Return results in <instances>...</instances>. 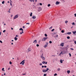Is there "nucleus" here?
Segmentation results:
<instances>
[{
	"label": "nucleus",
	"instance_id": "nucleus-30",
	"mask_svg": "<svg viewBox=\"0 0 76 76\" xmlns=\"http://www.w3.org/2000/svg\"><path fill=\"white\" fill-rule=\"evenodd\" d=\"M54 31V29H52V30H51V31L52 32H53V31Z\"/></svg>",
	"mask_w": 76,
	"mask_h": 76
},
{
	"label": "nucleus",
	"instance_id": "nucleus-8",
	"mask_svg": "<svg viewBox=\"0 0 76 76\" xmlns=\"http://www.w3.org/2000/svg\"><path fill=\"white\" fill-rule=\"evenodd\" d=\"M60 3V2L57 1L56 2V5H58V4H59Z\"/></svg>",
	"mask_w": 76,
	"mask_h": 76
},
{
	"label": "nucleus",
	"instance_id": "nucleus-37",
	"mask_svg": "<svg viewBox=\"0 0 76 76\" xmlns=\"http://www.w3.org/2000/svg\"><path fill=\"white\" fill-rule=\"evenodd\" d=\"M69 56L70 57H71V56H72V55H71V54L70 53H69Z\"/></svg>",
	"mask_w": 76,
	"mask_h": 76
},
{
	"label": "nucleus",
	"instance_id": "nucleus-7",
	"mask_svg": "<svg viewBox=\"0 0 76 76\" xmlns=\"http://www.w3.org/2000/svg\"><path fill=\"white\" fill-rule=\"evenodd\" d=\"M18 18V15H16L14 17V19H16Z\"/></svg>",
	"mask_w": 76,
	"mask_h": 76
},
{
	"label": "nucleus",
	"instance_id": "nucleus-59",
	"mask_svg": "<svg viewBox=\"0 0 76 76\" xmlns=\"http://www.w3.org/2000/svg\"><path fill=\"white\" fill-rule=\"evenodd\" d=\"M4 76H5V75H6V73H4Z\"/></svg>",
	"mask_w": 76,
	"mask_h": 76
},
{
	"label": "nucleus",
	"instance_id": "nucleus-52",
	"mask_svg": "<svg viewBox=\"0 0 76 76\" xmlns=\"http://www.w3.org/2000/svg\"><path fill=\"white\" fill-rule=\"evenodd\" d=\"M26 24H28V25L29 24V23H26Z\"/></svg>",
	"mask_w": 76,
	"mask_h": 76
},
{
	"label": "nucleus",
	"instance_id": "nucleus-11",
	"mask_svg": "<svg viewBox=\"0 0 76 76\" xmlns=\"http://www.w3.org/2000/svg\"><path fill=\"white\" fill-rule=\"evenodd\" d=\"M67 73H68V74H69L70 73V70H68L67 71Z\"/></svg>",
	"mask_w": 76,
	"mask_h": 76
},
{
	"label": "nucleus",
	"instance_id": "nucleus-46",
	"mask_svg": "<svg viewBox=\"0 0 76 76\" xmlns=\"http://www.w3.org/2000/svg\"><path fill=\"white\" fill-rule=\"evenodd\" d=\"M36 46H37V47H38V46H39V45L38 44H37V45H36Z\"/></svg>",
	"mask_w": 76,
	"mask_h": 76
},
{
	"label": "nucleus",
	"instance_id": "nucleus-23",
	"mask_svg": "<svg viewBox=\"0 0 76 76\" xmlns=\"http://www.w3.org/2000/svg\"><path fill=\"white\" fill-rule=\"evenodd\" d=\"M51 6V5L50 4H48V7H50Z\"/></svg>",
	"mask_w": 76,
	"mask_h": 76
},
{
	"label": "nucleus",
	"instance_id": "nucleus-41",
	"mask_svg": "<svg viewBox=\"0 0 76 76\" xmlns=\"http://www.w3.org/2000/svg\"><path fill=\"white\" fill-rule=\"evenodd\" d=\"M10 3H12V1H10Z\"/></svg>",
	"mask_w": 76,
	"mask_h": 76
},
{
	"label": "nucleus",
	"instance_id": "nucleus-57",
	"mask_svg": "<svg viewBox=\"0 0 76 76\" xmlns=\"http://www.w3.org/2000/svg\"><path fill=\"white\" fill-rule=\"evenodd\" d=\"M39 42H41V40H39Z\"/></svg>",
	"mask_w": 76,
	"mask_h": 76
},
{
	"label": "nucleus",
	"instance_id": "nucleus-26",
	"mask_svg": "<svg viewBox=\"0 0 76 76\" xmlns=\"http://www.w3.org/2000/svg\"><path fill=\"white\" fill-rule=\"evenodd\" d=\"M45 36L46 37H47V34H45Z\"/></svg>",
	"mask_w": 76,
	"mask_h": 76
},
{
	"label": "nucleus",
	"instance_id": "nucleus-31",
	"mask_svg": "<svg viewBox=\"0 0 76 76\" xmlns=\"http://www.w3.org/2000/svg\"><path fill=\"white\" fill-rule=\"evenodd\" d=\"M10 64H12V62H11V61H10Z\"/></svg>",
	"mask_w": 76,
	"mask_h": 76
},
{
	"label": "nucleus",
	"instance_id": "nucleus-35",
	"mask_svg": "<svg viewBox=\"0 0 76 76\" xmlns=\"http://www.w3.org/2000/svg\"><path fill=\"white\" fill-rule=\"evenodd\" d=\"M19 37V36H18V35H17L15 36V37Z\"/></svg>",
	"mask_w": 76,
	"mask_h": 76
},
{
	"label": "nucleus",
	"instance_id": "nucleus-43",
	"mask_svg": "<svg viewBox=\"0 0 76 76\" xmlns=\"http://www.w3.org/2000/svg\"><path fill=\"white\" fill-rule=\"evenodd\" d=\"M0 42H1V43H3V42H2V41L1 40H0Z\"/></svg>",
	"mask_w": 76,
	"mask_h": 76
},
{
	"label": "nucleus",
	"instance_id": "nucleus-39",
	"mask_svg": "<svg viewBox=\"0 0 76 76\" xmlns=\"http://www.w3.org/2000/svg\"><path fill=\"white\" fill-rule=\"evenodd\" d=\"M39 65H40V66H42V63H40L39 64Z\"/></svg>",
	"mask_w": 76,
	"mask_h": 76
},
{
	"label": "nucleus",
	"instance_id": "nucleus-48",
	"mask_svg": "<svg viewBox=\"0 0 76 76\" xmlns=\"http://www.w3.org/2000/svg\"><path fill=\"white\" fill-rule=\"evenodd\" d=\"M74 15H75V17H76V14H75Z\"/></svg>",
	"mask_w": 76,
	"mask_h": 76
},
{
	"label": "nucleus",
	"instance_id": "nucleus-14",
	"mask_svg": "<svg viewBox=\"0 0 76 76\" xmlns=\"http://www.w3.org/2000/svg\"><path fill=\"white\" fill-rule=\"evenodd\" d=\"M14 39L15 40V41H17L18 40V38L16 37H15L14 38Z\"/></svg>",
	"mask_w": 76,
	"mask_h": 76
},
{
	"label": "nucleus",
	"instance_id": "nucleus-33",
	"mask_svg": "<svg viewBox=\"0 0 76 76\" xmlns=\"http://www.w3.org/2000/svg\"><path fill=\"white\" fill-rule=\"evenodd\" d=\"M49 43H50V44H51V43H52V41H49Z\"/></svg>",
	"mask_w": 76,
	"mask_h": 76
},
{
	"label": "nucleus",
	"instance_id": "nucleus-24",
	"mask_svg": "<svg viewBox=\"0 0 76 76\" xmlns=\"http://www.w3.org/2000/svg\"><path fill=\"white\" fill-rule=\"evenodd\" d=\"M60 68H58L57 69V71H60Z\"/></svg>",
	"mask_w": 76,
	"mask_h": 76
},
{
	"label": "nucleus",
	"instance_id": "nucleus-55",
	"mask_svg": "<svg viewBox=\"0 0 76 76\" xmlns=\"http://www.w3.org/2000/svg\"><path fill=\"white\" fill-rule=\"evenodd\" d=\"M10 68H8L7 70H10Z\"/></svg>",
	"mask_w": 76,
	"mask_h": 76
},
{
	"label": "nucleus",
	"instance_id": "nucleus-4",
	"mask_svg": "<svg viewBox=\"0 0 76 76\" xmlns=\"http://www.w3.org/2000/svg\"><path fill=\"white\" fill-rule=\"evenodd\" d=\"M25 60L22 61L20 63V64H22V65H24V63H25Z\"/></svg>",
	"mask_w": 76,
	"mask_h": 76
},
{
	"label": "nucleus",
	"instance_id": "nucleus-36",
	"mask_svg": "<svg viewBox=\"0 0 76 76\" xmlns=\"http://www.w3.org/2000/svg\"><path fill=\"white\" fill-rule=\"evenodd\" d=\"M47 76V75L45 74H44L43 76Z\"/></svg>",
	"mask_w": 76,
	"mask_h": 76
},
{
	"label": "nucleus",
	"instance_id": "nucleus-18",
	"mask_svg": "<svg viewBox=\"0 0 76 76\" xmlns=\"http://www.w3.org/2000/svg\"><path fill=\"white\" fill-rule=\"evenodd\" d=\"M61 32L62 33H64V30H62L61 31Z\"/></svg>",
	"mask_w": 76,
	"mask_h": 76
},
{
	"label": "nucleus",
	"instance_id": "nucleus-16",
	"mask_svg": "<svg viewBox=\"0 0 76 76\" xmlns=\"http://www.w3.org/2000/svg\"><path fill=\"white\" fill-rule=\"evenodd\" d=\"M60 62L61 63H63V60H62V59H61L60 60Z\"/></svg>",
	"mask_w": 76,
	"mask_h": 76
},
{
	"label": "nucleus",
	"instance_id": "nucleus-34",
	"mask_svg": "<svg viewBox=\"0 0 76 76\" xmlns=\"http://www.w3.org/2000/svg\"><path fill=\"white\" fill-rule=\"evenodd\" d=\"M10 5L11 6H12V3H10Z\"/></svg>",
	"mask_w": 76,
	"mask_h": 76
},
{
	"label": "nucleus",
	"instance_id": "nucleus-53",
	"mask_svg": "<svg viewBox=\"0 0 76 76\" xmlns=\"http://www.w3.org/2000/svg\"><path fill=\"white\" fill-rule=\"evenodd\" d=\"M1 32H0V35H1Z\"/></svg>",
	"mask_w": 76,
	"mask_h": 76
},
{
	"label": "nucleus",
	"instance_id": "nucleus-6",
	"mask_svg": "<svg viewBox=\"0 0 76 76\" xmlns=\"http://www.w3.org/2000/svg\"><path fill=\"white\" fill-rule=\"evenodd\" d=\"M27 50L28 51V53L29 51H31L32 50L31 49V48H29Z\"/></svg>",
	"mask_w": 76,
	"mask_h": 76
},
{
	"label": "nucleus",
	"instance_id": "nucleus-62",
	"mask_svg": "<svg viewBox=\"0 0 76 76\" xmlns=\"http://www.w3.org/2000/svg\"><path fill=\"white\" fill-rule=\"evenodd\" d=\"M20 34H22V32H20Z\"/></svg>",
	"mask_w": 76,
	"mask_h": 76
},
{
	"label": "nucleus",
	"instance_id": "nucleus-44",
	"mask_svg": "<svg viewBox=\"0 0 76 76\" xmlns=\"http://www.w3.org/2000/svg\"><path fill=\"white\" fill-rule=\"evenodd\" d=\"M26 75V73L23 74V75Z\"/></svg>",
	"mask_w": 76,
	"mask_h": 76
},
{
	"label": "nucleus",
	"instance_id": "nucleus-45",
	"mask_svg": "<svg viewBox=\"0 0 76 76\" xmlns=\"http://www.w3.org/2000/svg\"><path fill=\"white\" fill-rule=\"evenodd\" d=\"M6 32V30H4L3 31V32Z\"/></svg>",
	"mask_w": 76,
	"mask_h": 76
},
{
	"label": "nucleus",
	"instance_id": "nucleus-61",
	"mask_svg": "<svg viewBox=\"0 0 76 76\" xmlns=\"http://www.w3.org/2000/svg\"><path fill=\"white\" fill-rule=\"evenodd\" d=\"M8 12H9V13H10V11H8Z\"/></svg>",
	"mask_w": 76,
	"mask_h": 76
},
{
	"label": "nucleus",
	"instance_id": "nucleus-29",
	"mask_svg": "<svg viewBox=\"0 0 76 76\" xmlns=\"http://www.w3.org/2000/svg\"><path fill=\"white\" fill-rule=\"evenodd\" d=\"M2 4H4V1H3L2 2Z\"/></svg>",
	"mask_w": 76,
	"mask_h": 76
},
{
	"label": "nucleus",
	"instance_id": "nucleus-54",
	"mask_svg": "<svg viewBox=\"0 0 76 76\" xmlns=\"http://www.w3.org/2000/svg\"><path fill=\"white\" fill-rule=\"evenodd\" d=\"M23 28H25V26H23Z\"/></svg>",
	"mask_w": 76,
	"mask_h": 76
},
{
	"label": "nucleus",
	"instance_id": "nucleus-27",
	"mask_svg": "<svg viewBox=\"0 0 76 76\" xmlns=\"http://www.w3.org/2000/svg\"><path fill=\"white\" fill-rule=\"evenodd\" d=\"M57 73H55L54 74V76H57Z\"/></svg>",
	"mask_w": 76,
	"mask_h": 76
},
{
	"label": "nucleus",
	"instance_id": "nucleus-1",
	"mask_svg": "<svg viewBox=\"0 0 76 76\" xmlns=\"http://www.w3.org/2000/svg\"><path fill=\"white\" fill-rule=\"evenodd\" d=\"M40 57L43 60H45V58L44 57V54L43 53L42 54V55L40 56Z\"/></svg>",
	"mask_w": 76,
	"mask_h": 76
},
{
	"label": "nucleus",
	"instance_id": "nucleus-42",
	"mask_svg": "<svg viewBox=\"0 0 76 76\" xmlns=\"http://www.w3.org/2000/svg\"><path fill=\"white\" fill-rule=\"evenodd\" d=\"M40 5V6H42V3H40L39 4Z\"/></svg>",
	"mask_w": 76,
	"mask_h": 76
},
{
	"label": "nucleus",
	"instance_id": "nucleus-47",
	"mask_svg": "<svg viewBox=\"0 0 76 76\" xmlns=\"http://www.w3.org/2000/svg\"><path fill=\"white\" fill-rule=\"evenodd\" d=\"M4 68H3L2 69V71H3V70H4Z\"/></svg>",
	"mask_w": 76,
	"mask_h": 76
},
{
	"label": "nucleus",
	"instance_id": "nucleus-60",
	"mask_svg": "<svg viewBox=\"0 0 76 76\" xmlns=\"http://www.w3.org/2000/svg\"><path fill=\"white\" fill-rule=\"evenodd\" d=\"M21 33H23V31H22Z\"/></svg>",
	"mask_w": 76,
	"mask_h": 76
},
{
	"label": "nucleus",
	"instance_id": "nucleus-2",
	"mask_svg": "<svg viewBox=\"0 0 76 76\" xmlns=\"http://www.w3.org/2000/svg\"><path fill=\"white\" fill-rule=\"evenodd\" d=\"M49 69L48 68H47L46 69V70L45 69H43L42 70V72H43V73H45V72H47V71H48V70H49Z\"/></svg>",
	"mask_w": 76,
	"mask_h": 76
},
{
	"label": "nucleus",
	"instance_id": "nucleus-3",
	"mask_svg": "<svg viewBox=\"0 0 76 76\" xmlns=\"http://www.w3.org/2000/svg\"><path fill=\"white\" fill-rule=\"evenodd\" d=\"M48 39V37H44L43 39H42V41H45L46 39Z\"/></svg>",
	"mask_w": 76,
	"mask_h": 76
},
{
	"label": "nucleus",
	"instance_id": "nucleus-25",
	"mask_svg": "<svg viewBox=\"0 0 76 76\" xmlns=\"http://www.w3.org/2000/svg\"><path fill=\"white\" fill-rule=\"evenodd\" d=\"M67 39H69L70 38V37L69 36H68L67 37Z\"/></svg>",
	"mask_w": 76,
	"mask_h": 76
},
{
	"label": "nucleus",
	"instance_id": "nucleus-63",
	"mask_svg": "<svg viewBox=\"0 0 76 76\" xmlns=\"http://www.w3.org/2000/svg\"><path fill=\"white\" fill-rule=\"evenodd\" d=\"M11 44L12 45H13V43H11Z\"/></svg>",
	"mask_w": 76,
	"mask_h": 76
},
{
	"label": "nucleus",
	"instance_id": "nucleus-50",
	"mask_svg": "<svg viewBox=\"0 0 76 76\" xmlns=\"http://www.w3.org/2000/svg\"><path fill=\"white\" fill-rule=\"evenodd\" d=\"M44 66H42V68H44Z\"/></svg>",
	"mask_w": 76,
	"mask_h": 76
},
{
	"label": "nucleus",
	"instance_id": "nucleus-32",
	"mask_svg": "<svg viewBox=\"0 0 76 76\" xmlns=\"http://www.w3.org/2000/svg\"><path fill=\"white\" fill-rule=\"evenodd\" d=\"M67 22H68V21H65V23H67Z\"/></svg>",
	"mask_w": 76,
	"mask_h": 76
},
{
	"label": "nucleus",
	"instance_id": "nucleus-10",
	"mask_svg": "<svg viewBox=\"0 0 76 76\" xmlns=\"http://www.w3.org/2000/svg\"><path fill=\"white\" fill-rule=\"evenodd\" d=\"M72 34V32H68L66 33L67 35H70Z\"/></svg>",
	"mask_w": 76,
	"mask_h": 76
},
{
	"label": "nucleus",
	"instance_id": "nucleus-15",
	"mask_svg": "<svg viewBox=\"0 0 76 76\" xmlns=\"http://www.w3.org/2000/svg\"><path fill=\"white\" fill-rule=\"evenodd\" d=\"M19 30L20 31H23V29H22V28H20L19 29Z\"/></svg>",
	"mask_w": 76,
	"mask_h": 76
},
{
	"label": "nucleus",
	"instance_id": "nucleus-28",
	"mask_svg": "<svg viewBox=\"0 0 76 76\" xmlns=\"http://www.w3.org/2000/svg\"><path fill=\"white\" fill-rule=\"evenodd\" d=\"M53 28L52 26H51L49 28V29H51V28Z\"/></svg>",
	"mask_w": 76,
	"mask_h": 76
},
{
	"label": "nucleus",
	"instance_id": "nucleus-5",
	"mask_svg": "<svg viewBox=\"0 0 76 76\" xmlns=\"http://www.w3.org/2000/svg\"><path fill=\"white\" fill-rule=\"evenodd\" d=\"M48 44V42H46V44L44 46V48H46V47H47Z\"/></svg>",
	"mask_w": 76,
	"mask_h": 76
},
{
	"label": "nucleus",
	"instance_id": "nucleus-9",
	"mask_svg": "<svg viewBox=\"0 0 76 76\" xmlns=\"http://www.w3.org/2000/svg\"><path fill=\"white\" fill-rule=\"evenodd\" d=\"M60 45V46H61L62 47H63V46H64V43H61Z\"/></svg>",
	"mask_w": 76,
	"mask_h": 76
},
{
	"label": "nucleus",
	"instance_id": "nucleus-12",
	"mask_svg": "<svg viewBox=\"0 0 76 76\" xmlns=\"http://www.w3.org/2000/svg\"><path fill=\"white\" fill-rule=\"evenodd\" d=\"M37 40H35L33 42V43H37Z\"/></svg>",
	"mask_w": 76,
	"mask_h": 76
},
{
	"label": "nucleus",
	"instance_id": "nucleus-13",
	"mask_svg": "<svg viewBox=\"0 0 76 76\" xmlns=\"http://www.w3.org/2000/svg\"><path fill=\"white\" fill-rule=\"evenodd\" d=\"M32 18L34 19H36V16H33Z\"/></svg>",
	"mask_w": 76,
	"mask_h": 76
},
{
	"label": "nucleus",
	"instance_id": "nucleus-17",
	"mask_svg": "<svg viewBox=\"0 0 76 76\" xmlns=\"http://www.w3.org/2000/svg\"><path fill=\"white\" fill-rule=\"evenodd\" d=\"M63 53V51L61 52V53L59 54V56H60L61 54H63V53Z\"/></svg>",
	"mask_w": 76,
	"mask_h": 76
},
{
	"label": "nucleus",
	"instance_id": "nucleus-20",
	"mask_svg": "<svg viewBox=\"0 0 76 76\" xmlns=\"http://www.w3.org/2000/svg\"><path fill=\"white\" fill-rule=\"evenodd\" d=\"M32 16V12H31L30 14V16Z\"/></svg>",
	"mask_w": 76,
	"mask_h": 76
},
{
	"label": "nucleus",
	"instance_id": "nucleus-64",
	"mask_svg": "<svg viewBox=\"0 0 76 76\" xmlns=\"http://www.w3.org/2000/svg\"><path fill=\"white\" fill-rule=\"evenodd\" d=\"M54 34H56V33H54Z\"/></svg>",
	"mask_w": 76,
	"mask_h": 76
},
{
	"label": "nucleus",
	"instance_id": "nucleus-56",
	"mask_svg": "<svg viewBox=\"0 0 76 76\" xmlns=\"http://www.w3.org/2000/svg\"><path fill=\"white\" fill-rule=\"evenodd\" d=\"M33 0H30V1H31L32 2V1Z\"/></svg>",
	"mask_w": 76,
	"mask_h": 76
},
{
	"label": "nucleus",
	"instance_id": "nucleus-49",
	"mask_svg": "<svg viewBox=\"0 0 76 76\" xmlns=\"http://www.w3.org/2000/svg\"><path fill=\"white\" fill-rule=\"evenodd\" d=\"M44 67H45V68H46V67H47V66H44Z\"/></svg>",
	"mask_w": 76,
	"mask_h": 76
},
{
	"label": "nucleus",
	"instance_id": "nucleus-58",
	"mask_svg": "<svg viewBox=\"0 0 76 76\" xmlns=\"http://www.w3.org/2000/svg\"><path fill=\"white\" fill-rule=\"evenodd\" d=\"M11 29H12V30H13V28H12Z\"/></svg>",
	"mask_w": 76,
	"mask_h": 76
},
{
	"label": "nucleus",
	"instance_id": "nucleus-21",
	"mask_svg": "<svg viewBox=\"0 0 76 76\" xmlns=\"http://www.w3.org/2000/svg\"><path fill=\"white\" fill-rule=\"evenodd\" d=\"M58 37V35H56L55 37H54L55 38H57Z\"/></svg>",
	"mask_w": 76,
	"mask_h": 76
},
{
	"label": "nucleus",
	"instance_id": "nucleus-40",
	"mask_svg": "<svg viewBox=\"0 0 76 76\" xmlns=\"http://www.w3.org/2000/svg\"><path fill=\"white\" fill-rule=\"evenodd\" d=\"M74 43L75 44H76V41H74Z\"/></svg>",
	"mask_w": 76,
	"mask_h": 76
},
{
	"label": "nucleus",
	"instance_id": "nucleus-22",
	"mask_svg": "<svg viewBox=\"0 0 76 76\" xmlns=\"http://www.w3.org/2000/svg\"><path fill=\"white\" fill-rule=\"evenodd\" d=\"M72 25H75V23L73 22V23H72Z\"/></svg>",
	"mask_w": 76,
	"mask_h": 76
},
{
	"label": "nucleus",
	"instance_id": "nucleus-38",
	"mask_svg": "<svg viewBox=\"0 0 76 76\" xmlns=\"http://www.w3.org/2000/svg\"><path fill=\"white\" fill-rule=\"evenodd\" d=\"M70 49H71V50H74V49H73V48H70Z\"/></svg>",
	"mask_w": 76,
	"mask_h": 76
},
{
	"label": "nucleus",
	"instance_id": "nucleus-51",
	"mask_svg": "<svg viewBox=\"0 0 76 76\" xmlns=\"http://www.w3.org/2000/svg\"><path fill=\"white\" fill-rule=\"evenodd\" d=\"M45 64H47V62H45Z\"/></svg>",
	"mask_w": 76,
	"mask_h": 76
},
{
	"label": "nucleus",
	"instance_id": "nucleus-19",
	"mask_svg": "<svg viewBox=\"0 0 76 76\" xmlns=\"http://www.w3.org/2000/svg\"><path fill=\"white\" fill-rule=\"evenodd\" d=\"M42 64H45V62L44 61H43L42 62Z\"/></svg>",
	"mask_w": 76,
	"mask_h": 76
}]
</instances>
